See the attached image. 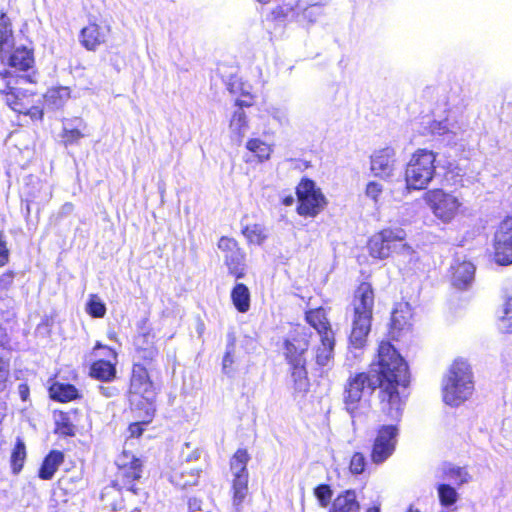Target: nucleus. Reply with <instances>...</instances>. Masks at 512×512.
<instances>
[{
  "label": "nucleus",
  "mask_w": 512,
  "mask_h": 512,
  "mask_svg": "<svg viewBox=\"0 0 512 512\" xmlns=\"http://www.w3.org/2000/svg\"><path fill=\"white\" fill-rule=\"evenodd\" d=\"M246 148L258 158L259 162L268 160L272 152L271 147L267 143L257 138L250 139L246 143Z\"/></svg>",
  "instance_id": "nucleus-36"
},
{
  "label": "nucleus",
  "mask_w": 512,
  "mask_h": 512,
  "mask_svg": "<svg viewBox=\"0 0 512 512\" xmlns=\"http://www.w3.org/2000/svg\"><path fill=\"white\" fill-rule=\"evenodd\" d=\"M450 474H451V478L455 479V480H458L460 481V483H464L467 481V473L462 470L461 468H453L450 470Z\"/></svg>",
  "instance_id": "nucleus-50"
},
{
  "label": "nucleus",
  "mask_w": 512,
  "mask_h": 512,
  "mask_svg": "<svg viewBox=\"0 0 512 512\" xmlns=\"http://www.w3.org/2000/svg\"><path fill=\"white\" fill-rule=\"evenodd\" d=\"M9 376V364L0 357V392L6 388V382Z\"/></svg>",
  "instance_id": "nucleus-49"
},
{
  "label": "nucleus",
  "mask_w": 512,
  "mask_h": 512,
  "mask_svg": "<svg viewBox=\"0 0 512 512\" xmlns=\"http://www.w3.org/2000/svg\"><path fill=\"white\" fill-rule=\"evenodd\" d=\"M406 233L403 229H383L374 234L368 243L372 257L386 259L393 252L410 254L411 248L405 242Z\"/></svg>",
  "instance_id": "nucleus-5"
},
{
  "label": "nucleus",
  "mask_w": 512,
  "mask_h": 512,
  "mask_svg": "<svg viewBox=\"0 0 512 512\" xmlns=\"http://www.w3.org/2000/svg\"><path fill=\"white\" fill-rule=\"evenodd\" d=\"M129 431L132 436H140L142 434V428L138 423L131 424Z\"/></svg>",
  "instance_id": "nucleus-54"
},
{
  "label": "nucleus",
  "mask_w": 512,
  "mask_h": 512,
  "mask_svg": "<svg viewBox=\"0 0 512 512\" xmlns=\"http://www.w3.org/2000/svg\"><path fill=\"white\" fill-rule=\"evenodd\" d=\"M2 238V234L0 233V266H3L8 260V250Z\"/></svg>",
  "instance_id": "nucleus-51"
},
{
  "label": "nucleus",
  "mask_w": 512,
  "mask_h": 512,
  "mask_svg": "<svg viewBox=\"0 0 512 512\" xmlns=\"http://www.w3.org/2000/svg\"><path fill=\"white\" fill-rule=\"evenodd\" d=\"M87 311L91 316L100 318L105 315L106 307L96 295H92L87 303Z\"/></svg>",
  "instance_id": "nucleus-40"
},
{
  "label": "nucleus",
  "mask_w": 512,
  "mask_h": 512,
  "mask_svg": "<svg viewBox=\"0 0 512 512\" xmlns=\"http://www.w3.org/2000/svg\"><path fill=\"white\" fill-rule=\"evenodd\" d=\"M306 363H300L297 365V363L290 364L292 367V377L294 378L295 383L302 388L305 384L306 380V369H305Z\"/></svg>",
  "instance_id": "nucleus-44"
},
{
  "label": "nucleus",
  "mask_w": 512,
  "mask_h": 512,
  "mask_svg": "<svg viewBox=\"0 0 512 512\" xmlns=\"http://www.w3.org/2000/svg\"><path fill=\"white\" fill-rule=\"evenodd\" d=\"M109 33V26L90 23L81 30L80 42L87 50L95 51L106 42Z\"/></svg>",
  "instance_id": "nucleus-17"
},
{
  "label": "nucleus",
  "mask_w": 512,
  "mask_h": 512,
  "mask_svg": "<svg viewBox=\"0 0 512 512\" xmlns=\"http://www.w3.org/2000/svg\"><path fill=\"white\" fill-rule=\"evenodd\" d=\"M474 384L469 381H445L442 384L443 401L450 406H458L466 401L473 393Z\"/></svg>",
  "instance_id": "nucleus-13"
},
{
  "label": "nucleus",
  "mask_w": 512,
  "mask_h": 512,
  "mask_svg": "<svg viewBox=\"0 0 512 512\" xmlns=\"http://www.w3.org/2000/svg\"><path fill=\"white\" fill-rule=\"evenodd\" d=\"M99 348H107L106 346H103L102 344L100 343H97L96 346H95V349H99Z\"/></svg>",
  "instance_id": "nucleus-64"
},
{
  "label": "nucleus",
  "mask_w": 512,
  "mask_h": 512,
  "mask_svg": "<svg viewBox=\"0 0 512 512\" xmlns=\"http://www.w3.org/2000/svg\"><path fill=\"white\" fill-rule=\"evenodd\" d=\"M12 282L13 277L11 275H4L0 278V311L12 309L14 306V300L8 295Z\"/></svg>",
  "instance_id": "nucleus-35"
},
{
  "label": "nucleus",
  "mask_w": 512,
  "mask_h": 512,
  "mask_svg": "<svg viewBox=\"0 0 512 512\" xmlns=\"http://www.w3.org/2000/svg\"><path fill=\"white\" fill-rule=\"evenodd\" d=\"M107 350L109 351V354H110L114 359H116V352H115L113 349H110V348H107Z\"/></svg>",
  "instance_id": "nucleus-61"
},
{
  "label": "nucleus",
  "mask_w": 512,
  "mask_h": 512,
  "mask_svg": "<svg viewBox=\"0 0 512 512\" xmlns=\"http://www.w3.org/2000/svg\"><path fill=\"white\" fill-rule=\"evenodd\" d=\"M69 98L70 90L68 87L52 88L44 95L46 105L51 108L61 107Z\"/></svg>",
  "instance_id": "nucleus-30"
},
{
  "label": "nucleus",
  "mask_w": 512,
  "mask_h": 512,
  "mask_svg": "<svg viewBox=\"0 0 512 512\" xmlns=\"http://www.w3.org/2000/svg\"><path fill=\"white\" fill-rule=\"evenodd\" d=\"M351 306L349 348L359 350L366 345L373 317L374 292L369 283L363 282L358 286Z\"/></svg>",
  "instance_id": "nucleus-3"
},
{
  "label": "nucleus",
  "mask_w": 512,
  "mask_h": 512,
  "mask_svg": "<svg viewBox=\"0 0 512 512\" xmlns=\"http://www.w3.org/2000/svg\"><path fill=\"white\" fill-rule=\"evenodd\" d=\"M99 391L106 398L114 397L117 394V389L112 386H102L101 385V386H99Z\"/></svg>",
  "instance_id": "nucleus-53"
},
{
  "label": "nucleus",
  "mask_w": 512,
  "mask_h": 512,
  "mask_svg": "<svg viewBox=\"0 0 512 512\" xmlns=\"http://www.w3.org/2000/svg\"><path fill=\"white\" fill-rule=\"evenodd\" d=\"M26 459V447L21 438H17L16 445L11 454V465L14 474H18Z\"/></svg>",
  "instance_id": "nucleus-37"
},
{
  "label": "nucleus",
  "mask_w": 512,
  "mask_h": 512,
  "mask_svg": "<svg viewBox=\"0 0 512 512\" xmlns=\"http://www.w3.org/2000/svg\"><path fill=\"white\" fill-rule=\"evenodd\" d=\"M453 269L452 282L454 286L464 289L473 281L476 268L471 262L464 261Z\"/></svg>",
  "instance_id": "nucleus-20"
},
{
  "label": "nucleus",
  "mask_w": 512,
  "mask_h": 512,
  "mask_svg": "<svg viewBox=\"0 0 512 512\" xmlns=\"http://www.w3.org/2000/svg\"><path fill=\"white\" fill-rule=\"evenodd\" d=\"M237 105H239L240 107L238 109H241L242 110V107L243 106H250V103H247L245 101H238L237 102Z\"/></svg>",
  "instance_id": "nucleus-60"
},
{
  "label": "nucleus",
  "mask_w": 512,
  "mask_h": 512,
  "mask_svg": "<svg viewBox=\"0 0 512 512\" xmlns=\"http://www.w3.org/2000/svg\"><path fill=\"white\" fill-rule=\"evenodd\" d=\"M470 379H472L471 367L464 360L454 361L444 377L445 381H469Z\"/></svg>",
  "instance_id": "nucleus-25"
},
{
  "label": "nucleus",
  "mask_w": 512,
  "mask_h": 512,
  "mask_svg": "<svg viewBox=\"0 0 512 512\" xmlns=\"http://www.w3.org/2000/svg\"><path fill=\"white\" fill-rule=\"evenodd\" d=\"M412 309L408 302H399L391 314L390 334L393 338L400 336L401 332L408 331L411 326Z\"/></svg>",
  "instance_id": "nucleus-18"
},
{
  "label": "nucleus",
  "mask_w": 512,
  "mask_h": 512,
  "mask_svg": "<svg viewBox=\"0 0 512 512\" xmlns=\"http://www.w3.org/2000/svg\"><path fill=\"white\" fill-rule=\"evenodd\" d=\"M218 249L223 253L224 263L229 273L236 278H242L245 275V253L239 247L237 241L229 237H221L218 241Z\"/></svg>",
  "instance_id": "nucleus-10"
},
{
  "label": "nucleus",
  "mask_w": 512,
  "mask_h": 512,
  "mask_svg": "<svg viewBox=\"0 0 512 512\" xmlns=\"http://www.w3.org/2000/svg\"><path fill=\"white\" fill-rule=\"evenodd\" d=\"M56 431L65 436L74 435V425L70 422L68 416L60 413L56 420Z\"/></svg>",
  "instance_id": "nucleus-41"
},
{
  "label": "nucleus",
  "mask_w": 512,
  "mask_h": 512,
  "mask_svg": "<svg viewBox=\"0 0 512 512\" xmlns=\"http://www.w3.org/2000/svg\"><path fill=\"white\" fill-rule=\"evenodd\" d=\"M231 299L236 309L245 313L250 308V292L246 285L239 283L237 284L232 292Z\"/></svg>",
  "instance_id": "nucleus-26"
},
{
  "label": "nucleus",
  "mask_w": 512,
  "mask_h": 512,
  "mask_svg": "<svg viewBox=\"0 0 512 512\" xmlns=\"http://www.w3.org/2000/svg\"><path fill=\"white\" fill-rule=\"evenodd\" d=\"M383 193V185L377 181H370L365 188V195L370 198L375 204L378 203L380 196Z\"/></svg>",
  "instance_id": "nucleus-43"
},
{
  "label": "nucleus",
  "mask_w": 512,
  "mask_h": 512,
  "mask_svg": "<svg viewBox=\"0 0 512 512\" xmlns=\"http://www.w3.org/2000/svg\"><path fill=\"white\" fill-rule=\"evenodd\" d=\"M33 50L25 44L16 43L12 24L6 13L0 14V77L6 81L7 89L15 85L31 83L29 73L33 69Z\"/></svg>",
  "instance_id": "nucleus-2"
},
{
  "label": "nucleus",
  "mask_w": 512,
  "mask_h": 512,
  "mask_svg": "<svg viewBox=\"0 0 512 512\" xmlns=\"http://www.w3.org/2000/svg\"><path fill=\"white\" fill-rule=\"evenodd\" d=\"M186 450L182 451L181 458L182 461L180 463H189L190 465H201L199 463L202 452L199 449L189 450L190 447L186 444Z\"/></svg>",
  "instance_id": "nucleus-45"
},
{
  "label": "nucleus",
  "mask_w": 512,
  "mask_h": 512,
  "mask_svg": "<svg viewBox=\"0 0 512 512\" xmlns=\"http://www.w3.org/2000/svg\"><path fill=\"white\" fill-rule=\"evenodd\" d=\"M306 320L318 332L320 337L326 335V332H333L325 311L322 308L308 311L306 313Z\"/></svg>",
  "instance_id": "nucleus-24"
},
{
  "label": "nucleus",
  "mask_w": 512,
  "mask_h": 512,
  "mask_svg": "<svg viewBox=\"0 0 512 512\" xmlns=\"http://www.w3.org/2000/svg\"><path fill=\"white\" fill-rule=\"evenodd\" d=\"M499 329L502 333H512V293L503 305V315L499 319Z\"/></svg>",
  "instance_id": "nucleus-38"
},
{
  "label": "nucleus",
  "mask_w": 512,
  "mask_h": 512,
  "mask_svg": "<svg viewBox=\"0 0 512 512\" xmlns=\"http://www.w3.org/2000/svg\"><path fill=\"white\" fill-rule=\"evenodd\" d=\"M49 391L51 398L59 402H68L78 397L77 389L71 384L55 383Z\"/></svg>",
  "instance_id": "nucleus-27"
},
{
  "label": "nucleus",
  "mask_w": 512,
  "mask_h": 512,
  "mask_svg": "<svg viewBox=\"0 0 512 512\" xmlns=\"http://www.w3.org/2000/svg\"><path fill=\"white\" fill-rule=\"evenodd\" d=\"M309 347L308 335L306 332H297L290 339L285 342V355L289 364L306 363L304 357L305 352Z\"/></svg>",
  "instance_id": "nucleus-16"
},
{
  "label": "nucleus",
  "mask_w": 512,
  "mask_h": 512,
  "mask_svg": "<svg viewBox=\"0 0 512 512\" xmlns=\"http://www.w3.org/2000/svg\"><path fill=\"white\" fill-rule=\"evenodd\" d=\"M242 233L249 243L255 245H261L267 238L266 228L258 223L246 225Z\"/></svg>",
  "instance_id": "nucleus-32"
},
{
  "label": "nucleus",
  "mask_w": 512,
  "mask_h": 512,
  "mask_svg": "<svg viewBox=\"0 0 512 512\" xmlns=\"http://www.w3.org/2000/svg\"><path fill=\"white\" fill-rule=\"evenodd\" d=\"M84 135L77 128H68L64 127L62 133V139L65 144H73L76 143L79 139H81Z\"/></svg>",
  "instance_id": "nucleus-46"
},
{
  "label": "nucleus",
  "mask_w": 512,
  "mask_h": 512,
  "mask_svg": "<svg viewBox=\"0 0 512 512\" xmlns=\"http://www.w3.org/2000/svg\"><path fill=\"white\" fill-rule=\"evenodd\" d=\"M16 89L17 88L15 87V90ZM8 90L9 91H6L4 89L1 90V93L4 96V100H5L6 104L15 112L22 113V114L26 115L28 112V109L31 106V105H29L27 98L19 97V95L14 92V89H8Z\"/></svg>",
  "instance_id": "nucleus-29"
},
{
  "label": "nucleus",
  "mask_w": 512,
  "mask_h": 512,
  "mask_svg": "<svg viewBox=\"0 0 512 512\" xmlns=\"http://www.w3.org/2000/svg\"><path fill=\"white\" fill-rule=\"evenodd\" d=\"M396 163V152L391 147L376 150L371 155V171L374 176L387 179L393 175Z\"/></svg>",
  "instance_id": "nucleus-14"
},
{
  "label": "nucleus",
  "mask_w": 512,
  "mask_h": 512,
  "mask_svg": "<svg viewBox=\"0 0 512 512\" xmlns=\"http://www.w3.org/2000/svg\"><path fill=\"white\" fill-rule=\"evenodd\" d=\"M268 114L280 125L288 124V116L284 109L279 107H270L268 109Z\"/></svg>",
  "instance_id": "nucleus-48"
},
{
  "label": "nucleus",
  "mask_w": 512,
  "mask_h": 512,
  "mask_svg": "<svg viewBox=\"0 0 512 512\" xmlns=\"http://www.w3.org/2000/svg\"><path fill=\"white\" fill-rule=\"evenodd\" d=\"M440 503L444 507L452 506L458 499L456 490L450 485L440 484L437 488Z\"/></svg>",
  "instance_id": "nucleus-39"
},
{
  "label": "nucleus",
  "mask_w": 512,
  "mask_h": 512,
  "mask_svg": "<svg viewBox=\"0 0 512 512\" xmlns=\"http://www.w3.org/2000/svg\"><path fill=\"white\" fill-rule=\"evenodd\" d=\"M233 503L239 506L248 494V474L238 475L233 478Z\"/></svg>",
  "instance_id": "nucleus-33"
},
{
  "label": "nucleus",
  "mask_w": 512,
  "mask_h": 512,
  "mask_svg": "<svg viewBox=\"0 0 512 512\" xmlns=\"http://www.w3.org/2000/svg\"><path fill=\"white\" fill-rule=\"evenodd\" d=\"M203 471V465H190L189 463H180L173 468L170 473V481L182 489L198 484L200 474Z\"/></svg>",
  "instance_id": "nucleus-15"
},
{
  "label": "nucleus",
  "mask_w": 512,
  "mask_h": 512,
  "mask_svg": "<svg viewBox=\"0 0 512 512\" xmlns=\"http://www.w3.org/2000/svg\"><path fill=\"white\" fill-rule=\"evenodd\" d=\"M248 130L247 117L243 110L237 109L230 121V131L233 137L241 142L242 138L245 136Z\"/></svg>",
  "instance_id": "nucleus-28"
},
{
  "label": "nucleus",
  "mask_w": 512,
  "mask_h": 512,
  "mask_svg": "<svg viewBox=\"0 0 512 512\" xmlns=\"http://www.w3.org/2000/svg\"><path fill=\"white\" fill-rule=\"evenodd\" d=\"M26 115H29L33 120H40L43 117V111L37 106H30Z\"/></svg>",
  "instance_id": "nucleus-52"
},
{
  "label": "nucleus",
  "mask_w": 512,
  "mask_h": 512,
  "mask_svg": "<svg viewBox=\"0 0 512 512\" xmlns=\"http://www.w3.org/2000/svg\"><path fill=\"white\" fill-rule=\"evenodd\" d=\"M129 394L131 405L143 408L146 418L151 419L155 411L153 406L155 392L147 370L140 365H136L133 369Z\"/></svg>",
  "instance_id": "nucleus-6"
},
{
  "label": "nucleus",
  "mask_w": 512,
  "mask_h": 512,
  "mask_svg": "<svg viewBox=\"0 0 512 512\" xmlns=\"http://www.w3.org/2000/svg\"><path fill=\"white\" fill-rule=\"evenodd\" d=\"M233 363V358L230 354V352H226V354L223 357V369L226 370L229 366H231Z\"/></svg>",
  "instance_id": "nucleus-55"
},
{
  "label": "nucleus",
  "mask_w": 512,
  "mask_h": 512,
  "mask_svg": "<svg viewBox=\"0 0 512 512\" xmlns=\"http://www.w3.org/2000/svg\"><path fill=\"white\" fill-rule=\"evenodd\" d=\"M398 434L399 431L395 425H384L378 430L371 452L373 463L381 464L393 454Z\"/></svg>",
  "instance_id": "nucleus-11"
},
{
  "label": "nucleus",
  "mask_w": 512,
  "mask_h": 512,
  "mask_svg": "<svg viewBox=\"0 0 512 512\" xmlns=\"http://www.w3.org/2000/svg\"><path fill=\"white\" fill-rule=\"evenodd\" d=\"M408 384L407 363L389 342L382 341L372 369L369 372L351 374L346 380L343 391L345 410L355 417L363 406L364 397L370 396L379 388L381 411L391 419H399L404 406L399 388H405Z\"/></svg>",
  "instance_id": "nucleus-1"
},
{
  "label": "nucleus",
  "mask_w": 512,
  "mask_h": 512,
  "mask_svg": "<svg viewBox=\"0 0 512 512\" xmlns=\"http://www.w3.org/2000/svg\"><path fill=\"white\" fill-rule=\"evenodd\" d=\"M407 512H420V510H418V509H414V508L411 506Z\"/></svg>",
  "instance_id": "nucleus-63"
},
{
  "label": "nucleus",
  "mask_w": 512,
  "mask_h": 512,
  "mask_svg": "<svg viewBox=\"0 0 512 512\" xmlns=\"http://www.w3.org/2000/svg\"><path fill=\"white\" fill-rule=\"evenodd\" d=\"M65 212H69L73 209V205L71 203H66L63 208H62Z\"/></svg>",
  "instance_id": "nucleus-58"
},
{
  "label": "nucleus",
  "mask_w": 512,
  "mask_h": 512,
  "mask_svg": "<svg viewBox=\"0 0 512 512\" xmlns=\"http://www.w3.org/2000/svg\"><path fill=\"white\" fill-rule=\"evenodd\" d=\"M493 258L499 265L512 264V218H505L499 225L493 243Z\"/></svg>",
  "instance_id": "nucleus-12"
},
{
  "label": "nucleus",
  "mask_w": 512,
  "mask_h": 512,
  "mask_svg": "<svg viewBox=\"0 0 512 512\" xmlns=\"http://www.w3.org/2000/svg\"><path fill=\"white\" fill-rule=\"evenodd\" d=\"M293 201H294L293 197L290 196V197H287L284 199V204L289 206V205H292Z\"/></svg>",
  "instance_id": "nucleus-59"
},
{
  "label": "nucleus",
  "mask_w": 512,
  "mask_h": 512,
  "mask_svg": "<svg viewBox=\"0 0 512 512\" xmlns=\"http://www.w3.org/2000/svg\"><path fill=\"white\" fill-rule=\"evenodd\" d=\"M116 464L118 466L117 483L121 488H125L132 491L134 494H138L139 489L136 487V482L142 477V461L134 455L123 451V453L117 458Z\"/></svg>",
  "instance_id": "nucleus-9"
},
{
  "label": "nucleus",
  "mask_w": 512,
  "mask_h": 512,
  "mask_svg": "<svg viewBox=\"0 0 512 512\" xmlns=\"http://www.w3.org/2000/svg\"><path fill=\"white\" fill-rule=\"evenodd\" d=\"M437 154L428 149L416 150L406 167L405 181L409 189H425L433 180Z\"/></svg>",
  "instance_id": "nucleus-4"
},
{
  "label": "nucleus",
  "mask_w": 512,
  "mask_h": 512,
  "mask_svg": "<svg viewBox=\"0 0 512 512\" xmlns=\"http://www.w3.org/2000/svg\"><path fill=\"white\" fill-rule=\"evenodd\" d=\"M366 466V458L360 452H355L350 460L349 469L352 474L358 475L364 472Z\"/></svg>",
  "instance_id": "nucleus-42"
},
{
  "label": "nucleus",
  "mask_w": 512,
  "mask_h": 512,
  "mask_svg": "<svg viewBox=\"0 0 512 512\" xmlns=\"http://www.w3.org/2000/svg\"><path fill=\"white\" fill-rule=\"evenodd\" d=\"M367 512H380V509L378 507H372L367 510Z\"/></svg>",
  "instance_id": "nucleus-62"
},
{
  "label": "nucleus",
  "mask_w": 512,
  "mask_h": 512,
  "mask_svg": "<svg viewBox=\"0 0 512 512\" xmlns=\"http://www.w3.org/2000/svg\"><path fill=\"white\" fill-rule=\"evenodd\" d=\"M19 392H20L21 398L23 400H26V397L28 395V387H27V385H23V384L19 385Z\"/></svg>",
  "instance_id": "nucleus-56"
},
{
  "label": "nucleus",
  "mask_w": 512,
  "mask_h": 512,
  "mask_svg": "<svg viewBox=\"0 0 512 512\" xmlns=\"http://www.w3.org/2000/svg\"><path fill=\"white\" fill-rule=\"evenodd\" d=\"M298 198L297 212L301 216L315 217L325 207L326 199L314 181L302 179L296 188Z\"/></svg>",
  "instance_id": "nucleus-7"
},
{
  "label": "nucleus",
  "mask_w": 512,
  "mask_h": 512,
  "mask_svg": "<svg viewBox=\"0 0 512 512\" xmlns=\"http://www.w3.org/2000/svg\"><path fill=\"white\" fill-rule=\"evenodd\" d=\"M329 512H360L355 490H346L333 501Z\"/></svg>",
  "instance_id": "nucleus-19"
},
{
  "label": "nucleus",
  "mask_w": 512,
  "mask_h": 512,
  "mask_svg": "<svg viewBox=\"0 0 512 512\" xmlns=\"http://www.w3.org/2000/svg\"><path fill=\"white\" fill-rule=\"evenodd\" d=\"M424 200L433 214L443 222L451 221L462 206V202L457 196L442 189L427 191L424 194Z\"/></svg>",
  "instance_id": "nucleus-8"
},
{
  "label": "nucleus",
  "mask_w": 512,
  "mask_h": 512,
  "mask_svg": "<svg viewBox=\"0 0 512 512\" xmlns=\"http://www.w3.org/2000/svg\"><path fill=\"white\" fill-rule=\"evenodd\" d=\"M116 369L107 360H98L91 366V375L102 381H110L115 377Z\"/></svg>",
  "instance_id": "nucleus-31"
},
{
  "label": "nucleus",
  "mask_w": 512,
  "mask_h": 512,
  "mask_svg": "<svg viewBox=\"0 0 512 512\" xmlns=\"http://www.w3.org/2000/svg\"><path fill=\"white\" fill-rule=\"evenodd\" d=\"M250 456L245 449H238L230 461V468L233 474V477H237L238 475L248 474L247 464L249 462Z\"/></svg>",
  "instance_id": "nucleus-34"
},
{
  "label": "nucleus",
  "mask_w": 512,
  "mask_h": 512,
  "mask_svg": "<svg viewBox=\"0 0 512 512\" xmlns=\"http://www.w3.org/2000/svg\"><path fill=\"white\" fill-rule=\"evenodd\" d=\"M430 133L438 136H445L447 141L450 142L453 136L457 135L460 127L456 122H452L449 117L444 120H433L429 125Z\"/></svg>",
  "instance_id": "nucleus-23"
},
{
  "label": "nucleus",
  "mask_w": 512,
  "mask_h": 512,
  "mask_svg": "<svg viewBox=\"0 0 512 512\" xmlns=\"http://www.w3.org/2000/svg\"><path fill=\"white\" fill-rule=\"evenodd\" d=\"M315 495L321 506L326 507L331 499L332 492L327 485H320L315 489Z\"/></svg>",
  "instance_id": "nucleus-47"
},
{
  "label": "nucleus",
  "mask_w": 512,
  "mask_h": 512,
  "mask_svg": "<svg viewBox=\"0 0 512 512\" xmlns=\"http://www.w3.org/2000/svg\"><path fill=\"white\" fill-rule=\"evenodd\" d=\"M189 509H190V511H193V510L197 511L199 509L198 502L196 499L189 501Z\"/></svg>",
  "instance_id": "nucleus-57"
},
{
  "label": "nucleus",
  "mask_w": 512,
  "mask_h": 512,
  "mask_svg": "<svg viewBox=\"0 0 512 512\" xmlns=\"http://www.w3.org/2000/svg\"><path fill=\"white\" fill-rule=\"evenodd\" d=\"M64 461L62 452L53 450L44 459L39 470V478L43 480H50L53 478L55 472Z\"/></svg>",
  "instance_id": "nucleus-22"
},
{
  "label": "nucleus",
  "mask_w": 512,
  "mask_h": 512,
  "mask_svg": "<svg viewBox=\"0 0 512 512\" xmlns=\"http://www.w3.org/2000/svg\"><path fill=\"white\" fill-rule=\"evenodd\" d=\"M321 344L316 350V362L320 366L328 365L333 359L335 337L334 332H326L320 337Z\"/></svg>",
  "instance_id": "nucleus-21"
}]
</instances>
